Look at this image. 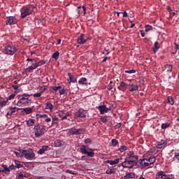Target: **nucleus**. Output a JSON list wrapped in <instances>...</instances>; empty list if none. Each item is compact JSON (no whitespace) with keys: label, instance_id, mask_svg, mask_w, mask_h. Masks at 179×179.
I'll use <instances>...</instances> for the list:
<instances>
[{"label":"nucleus","instance_id":"nucleus-8","mask_svg":"<svg viewBox=\"0 0 179 179\" xmlns=\"http://www.w3.org/2000/svg\"><path fill=\"white\" fill-rule=\"evenodd\" d=\"M121 164L124 168L127 169H132V167L135 166V164L133 163V161H129V159H127V158L124 159V162H122Z\"/></svg>","mask_w":179,"mask_h":179},{"label":"nucleus","instance_id":"nucleus-59","mask_svg":"<svg viewBox=\"0 0 179 179\" xmlns=\"http://www.w3.org/2000/svg\"><path fill=\"white\" fill-rule=\"evenodd\" d=\"M121 126H122L121 123H117V124L115 125V129H118L121 128Z\"/></svg>","mask_w":179,"mask_h":179},{"label":"nucleus","instance_id":"nucleus-58","mask_svg":"<svg viewBox=\"0 0 179 179\" xmlns=\"http://www.w3.org/2000/svg\"><path fill=\"white\" fill-rule=\"evenodd\" d=\"M23 177H24V175H23V173H22V172H20L19 173V178L18 179H23Z\"/></svg>","mask_w":179,"mask_h":179},{"label":"nucleus","instance_id":"nucleus-10","mask_svg":"<svg viewBox=\"0 0 179 179\" xmlns=\"http://www.w3.org/2000/svg\"><path fill=\"white\" fill-rule=\"evenodd\" d=\"M155 179H172L169 177V176L166 175V173L163 171H160L157 173Z\"/></svg>","mask_w":179,"mask_h":179},{"label":"nucleus","instance_id":"nucleus-11","mask_svg":"<svg viewBox=\"0 0 179 179\" xmlns=\"http://www.w3.org/2000/svg\"><path fill=\"white\" fill-rule=\"evenodd\" d=\"M98 110H99L101 114H106V113H108L111 110V106L107 108L106 105L99 106H98Z\"/></svg>","mask_w":179,"mask_h":179},{"label":"nucleus","instance_id":"nucleus-27","mask_svg":"<svg viewBox=\"0 0 179 179\" xmlns=\"http://www.w3.org/2000/svg\"><path fill=\"white\" fill-rule=\"evenodd\" d=\"M48 145H44L38 151V155H43L47 150H48Z\"/></svg>","mask_w":179,"mask_h":179},{"label":"nucleus","instance_id":"nucleus-63","mask_svg":"<svg viewBox=\"0 0 179 179\" xmlns=\"http://www.w3.org/2000/svg\"><path fill=\"white\" fill-rule=\"evenodd\" d=\"M175 157H176V159H177V160H179V153L178 152L175 153Z\"/></svg>","mask_w":179,"mask_h":179},{"label":"nucleus","instance_id":"nucleus-60","mask_svg":"<svg viewBox=\"0 0 179 179\" xmlns=\"http://www.w3.org/2000/svg\"><path fill=\"white\" fill-rule=\"evenodd\" d=\"M9 170H15V169H16V166H15V165H10L8 167Z\"/></svg>","mask_w":179,"mask_h":179},{"label":"nucleus","instance_id":"nucleus-55","mask_svg":"<svg viewBox=\"0 0 179 179\" xmlns=\"http://www.w3.org/2000/svg\"><path fill=\"white\" fill-rule=\"evenodd\" d=\"M33 96H34V97L38 98V97H41V92H37V93L34 94Z\"/></svg>","mask_w":179,"mask_h":179},{"label":"nucleus","instance_id":"nucleus-44","mask_svg":"<svg viewBox=\"0 0 179 179\" xmlns=\"http://www.w3.org/2000/svg\"><path fill=\"white\" fill-rule=\"evenodd\" d=\"M111 143H112V146L115 147L116 145H118V141L117 139L113 138L111 140Z\"/></svg>","mask_w":179,"mask_h":179},{"label":"nucleus","instance_id":"nucleus-7","mask_svg":"<svg viewBox=\"0 0 179 179\" xmlns=\"http://www.w3.org/2000/svg\"><path fill=\"white\" fill-rule=\"evenodd\" d=\"M86 132V129H76L75 127L69 129V133L70 135H81L82 134H85Z\"/></svg>","mask_w":179,"mask_h":179},{"label":"nucleus","instance_id":"nucleus-16","mask_svg":"<svg viewBox=\"0 0 179 179\" xmlns=\"http://www.w3.org/2000/svg\"><path fill=\"white\" fill-rule=\"evenodd\" d=\"M36 68H38V67H37L36 63H34L29 67L25 69L24 72L26 73H29L31 72V71H34V69H36Z\"/></svg>","mask_w":179,"mask_h":179},{"label":"nucleus","instance_id":"nucleus-21","mask_svg":"<svg viewBox=\"0 0 179 179\" xmlns=\"http://www.w3.org/2000/svg\"><path fill=\"white\" fill-rule=\"evenodd\" d=\"M145 162L148 163V166H152L156 162V157H151L149 159L145 158Z\"/></svg>","mask_w":179,"mask_h":179},{"label":"nucleus","instance_id":"nucleus-4","mask_svg":"<svg viewBox=\"0 0 179 179\" xmlns=\"http://www.w3.org/2000/svg\"><path fill=\"white\" fill-rule=\"evenodd\" d=\"M4 52L7 55H13L15 52H17V48L13 45H8L5 47Z\"/></svg>","mask_w":179,"mask_h":179},{"label":"nucleus","instance_id":"nucleus-48","mask_svg":"<svg viewBox=\"0 0 179 179\" xmlns=\"http://www.w3.org/2000/svg\"><path fill=\"white\" fill-rule=\"evenodd\" d=\"M106 173V174H113V173H115V169H108Z\"/></svg>","mask_w":179,"mask_h":179},{"label":"nucleus","instance_id":"nucleus-14","mask_svg":"<svg viewBox=\"0 0 179 179\" xmlns=\"http://www.w3.org/2000/svg\"><path fill=\"white\" fill-rule=\"evenodd\" d=\"M127 88L128 85H127V83H125V82L124 81H122L120 85L117 87V89H119V90H121L122 92H125V90H127Z\"/></svg>","mask_w":179,"mask_h":179},{"label":"nucleus","instance_id":"nucleus-33","mask_svg":"<svg viewBox=\"0 0 179 179\" xmlns=\"http://www.w3.org/2000/svg\"><path fill=\"white\" fill-rule=\"evenodd\" d=\"M22 111L27 114H31L33 113V108H25L22 109Z\"/></svg>","mask_w":179,"mask_h":179},{"label":"nucleus","instance_id":"nucleus-51","mask_svg":"<svg viewBox=\"0 0 179 179\" xmlns=\"http://www.w3.org/2000/svg\"><path fill=\"white\" fill-rule=\"evenodd\" d=\"M101 121L103 122V124H106V122H107V117L106 116L101 117Z\"/></svg>","mask_w":179,"mask_h":179},{"label":"nucleus","instance_id":"nucleus-41","mask_svg":"<svg viewBox=\"0 0 179 179\" xmlns=\"http://www.w3.org/2000/svg\"><path fill=\"white\" fill-rule=\"evenodd\" d=\"M52 58H54L56 61L59 58V52L57 51L52 55Z\"/></svg>","mask_w":179,"mask_h":179},{"label":"nucleus","instance_id":"nucleus-39","mask_svg":"<svg viewBox=\"0 0 179 179\" xmlns=\"http://www.w3.org/2000/svg\"><path fill=\"white\" fill-rule=\"evenodd\" d=\"M135 177V175L132 173H129L126 174V176H124V179H129V178H134Z\"/></svg>","mask_w":179,"mask_h":179},{"label":"nucleus","instance_id":"nucleus-26","mask_svg":"<svg viewBox=\"0 0 179 179\" xmlns=\"http://www.w3.org/2000/svg\"><path fill=\"white\" fill-rule=\"evenodd\" d=\"M120 160H122V158L116 159L115 160H108L107 163H109V164H110V166H114V164H118V163H120Z\"/></svg>","mask_w":179,"mask_h":179},{"label":"nucleus","instance_id":"nucleus-24","mask_svg":"<svg viewBox=\"0 0 179 179\" xmlns=\"http://www.w3.org/2000/svg\"><path fill=\"white\" fill-rule=\"evenodd\" d=\"M1 167L3 168V169H0V173H10V170L9 169V168H8L6 164H2Z\"/></svg>","mask_w":179,"mask_h":179},{"label":"nucleus","instance_id":"nucleus-6","mask_svg":"<svg viewBox=\"0 0 179 179\" xmlns=\"http://www.w3.org/2000/svg\"><path fill=\"white\" fill-rule=\"evenodd\" d=\"M125 159L129 160L130 162H133L134 164H136V162H138V156L135 155V152H134V151H129L127 153Z\"/></svg>","mask_w":179,"mask_h":179},{"label":"nucleus","instance_id":"nucleus-23","mask_svg":"<svg viewBox=\"0 0 179 179\" xmlns=\"http://www.w3.org/2000/svg\"><path fill=\"white\" fill-rule=\"evenodd\" d=\"M139 89V87L138 85H134V84H130L129 85V92H135Z\"/></svg>","mask_w":179,"mask_h":179},{"label":"nucleus","instance_id":"nucleus-12","mask_svg":"<svg viewBox=\"0 0 179 179\" xmlns=\"http://www.w3.org/2000/svg\"><path fill=\"white\" fill-rule=\"evenodd\" d=\"M16 18L13 16L7 17L6 24H16Z\"/></svg>","mask_w":179,"mask_h":179},{"label":"nucleus","instance_id":"nucleus-18","mask_svg":"<svg viewBox=\"0 0 179 179\" xmlns=\"http://www.w3.org/2000/svg\"><path fill=\"white\" fill-rule=\"evenodd\" d=\"M9 111L7 113V115H13L15 113H17V111H19V108L17 107H13L9 108Z\"/></svg>","mask_w":179,"mask_h":179},{"label":"nucleus","instance_id":"nucleus-20","mask_svg":"<svg viewBox=\"0 0 179 179\" xmlns=\"http://www.w3.org/2000/svg\"><path fill=\"white\" fill-rule=\"evenodd\" d=\"M58 115L60 118H62V120H66V118L70 116L69 113H65L62 111H59L58 113Z\"/></svg>","mask_w":179,"mask_h":179},{"label":"nucleus","instance_id":"nucleus-56","mask_svg":"<svg viewBox=\"0 0 179 179\" xmlns=\"http://www.w3.org/2000/svg\"><path fill=\"white\" fill-rule=\"evenodd\" d=\"M66 91L65 90V89H62V90H59V93L60 95L64 94Z\"/></svg>","mask_w":179,"mask_h":179},{"label":"nucleus","instance_id":"nucleus-9","mask_svg":"<svg viewBox=\"0 0 179 179\" xmlns=\"http://www.w3.org/2000/svg\"><path fill=\"white\" fill-rule=\"evenodd\" d=\"M136 164L138 166L141 167V169H145V167H148L149 166V163L146 162V159H138L136 162Z\"/></svg>","mask_w":179,"mask_h":179},{"label":"nucleus","instance_id":"nucleus-2","mask_svg":"<svg viewBox=\"0 0 179 179\" xmlns=\"http://www.w3.org/2000/svg\"><path fill=\"white\" fill-rule=\"evenodd\" d=\"M30 94H24L20 96V100L17 103L18 107H22V106H30L31 104V99H30Z\"/></svg>","mask_w":179,"mask_h":179},{"label":"nucleus","instance_id":"nucleus-17","mask_svg":"<svg viewBox=\"0 0 179 179\" xmlns=\"http://www.w3.org/2000/svg\"><path fill=\"white\" fill-rule=\"evenodd\" d=\"M85 34H81L80 36L78 38L77 43L78 44H85L87 40L83 37Z\"/></svg>","mask_w":179,"mask_h":179},{"label":"nucleus","instance_id":"nucleus-1","mask_svg":"<svg viewBox=\"0 0 179 179\" xmlns=\"http://www.w3.org/2000/svg\"><path fill=\"white\" fill-rule=\"evenodd\" d=\"M34 12V6L31 4L23 6L20 9L21 19H25L27 16H30V15L33 14Z\"/></svg>","mask_w":179,"mask_h":179},{"label":"nucleus","instance_id":"nucleus-13","mask_svg":"<svg viewBox=\"0 0 179 179\" xmlns=\"http://www.w3.org/2000/svg\"><path fill=\"white\" fill-rule=\"evenodd\" d=\"M166 146H167V141L162 140L157 143V149H164Z\"/></svg>","mask_w":179,"mask_h":179},{"label":"nucleus","instance_id":"nucleus-46","mask_svg":"<svg viewBox=\"0 0 179 179\" xmlns=\"http://www.w3.org/2000/svg\"><path fill=\"white\" fill-rule=\"evenodd\" d=\"M66 173H68L69 174H72L73 176H76L78 174V172L76 171H71V170H69V169H67L66 171Z\"/></svg>","mask_w":179,"mask_h":179},{"label":"nucleus","instance_id":"nucleus-25","mask_svg":"<svg viewBox=\"0 0 179 179\" xmlns=\"http://www.w3.org/2000/svg\"><path fill=\"white\" fill-rule=\"evenodd\" d=\"M53 109L54 105H52V103H51L50 102H47L45 104V110H50V111H52Z\"/></svg>","mask_w":179,"mask_h":179},{"label":"nucleus","instance_id":"nucleus-34","mask_svg":"<svg viewBox=\"0 0 179 179\" xmlns=\"http://www.w3.org/2000/svg\"><path fill=\"white\" fill-rule=\"evenodd\" d=\"M35 122H36V120L34 119H29L27 122V125H28V127H33Z\"/></svg>","mask_w":179,"mask_h":179},{"label":"nucleus","instance_id":"nucleus-62","mask_svg":"<svg viewBox=\"0 0 179 179\" xmlns=\"http://www.w3.org/2000/svg\"><path fill=\"white\" fill-rule=\"evenodd\" d=\"M174 45H175V48H176V51H177L178 50H179V45L177 44V43H174Z\"/></svg>","mask_w":179,"mask_h":179},{"label":"nucleus","instance_id":"nucleus-52","mask_svg":"<svg viewBox=\"0 0 179 179\" xmlns=\"http://www.w3.org/2000/svg\"><path fill=\"white\" fill-rule=\"evenodd\" d=\"M15 97H16V94H11L9 96L8 100H13V99H15Z\"/></svg>","mask_w":179,"mask_h":179},{"label":"nucleus","instance_id":"nucleus-35","mask_svg":"<svg viewBox=\"0 0 179 179\" xmlns=\"http://www.w3.org/2000/svg\"><path fill=\"white\" fill-rule=\"evenodd\" d=\"M68 76L69 77L70 82H72L73 83H75V82H76V78H75V76H72L71 73H68Z\"/></svg>","mask_w":179,"mask_h":179},{"label":"nucleus","instance_id":"nucleus-3","mask_svg":"<svg viewBox=\"0 0 179 179\" xmlns=\"http://www.w3.org/2000/svg\"><path fill=\"white\" fill-rule=\"evenodd\" d=\"M22 156H24L25 159H27V160H33V159L36 157V155L31 148L22 150Z\"/></svg>","mask_w":179,"mask_h":179},{"label":"nucleus","instance_id":"nucleus-15","mask_svg":"<svg viewBox=\"0 0 179 179\" xmlns=\"http://www.w3.org/2000/svg\"><path fill=\"white\" fill-rule=\"evenodd\" d=\"M76 117H78L80 118H85L86 115H85V110L83 109H79L78 112L75 114Z\"/></svg>","mask_w":179,"mask_h":179},{"label":"nucleus","instance_id":"nucleus-31","mask_svg":"<svg viewBox=\"0 0 179 179\" xmlns=\"http://www.w3.org/2000/svg\"><path fill=\"white\" fill-rule=\"evenodd\" d=\"M87 81V78H82L79 80L78 83L80 85H85V86H87V83H86Z\"/></svg>","mask_w":179,"mask_h":179},{"label":"nucleus","instance_id":"nucleus-47","mask_svg":"<svg viewBox=\"0 0 179 179\" xmlns=\"http://www.w3.org/2000/svg\"><path fill=\"white\" fill-rule=\"evenodd\" d=\"M62 86H54L52 87V90H54L55 93H57V92H58V90H59V89H62Z\"/></svg>","mask_w":179,"mask_h":179},{"label":"nucleus","instance_id":"nucleus-36","mask_svg":"<svg viewBox=\"0 0 179 179\" xmlns=\"http://www.w3.org/2000/svg\"><path fill=\"white\" fill-rule=\"evenodd\" d=\"M159 48H160V46H159V42H155L154 44L153 52H157V51H159Z\"/></svg>","mask_w":179,"mask_h":179},{"label":"nucleus","instance_id":"nucleus-45","mask_svg":"<svg viewBox=\"0 0 179 179\" xmlns=\"http://www.w3.org/2000/svg\"><path fill=\"white\" fill-rule=\"evenodd\" d=\"M128 148L126 145H122L120 148L119 149L120 153H123V152H125Z\"/></svg>","mask_w":179,"mask_h":179},{"label":"nucleus","instance_id":"nucleus-64","mask_svg":"<svg viewBox=\"0 0 179 179\" xmlns=\"http://www.w3.org/2000/svg\"><path fill=\"white\" fill-rule=\"evenodd\" d=\"M141 36H143V37H145V31H143V30H141Z\"/></svg>","mask_w":179,"mask_h":179},{"label":"nucleus","instance_id":"nucleus-49","mask_svg":"<svg viewBox=\"0 0 179 179\" xmlns=\"http://www.w3.org/2000/svg\"><path fill=\"white\" fill-rule=\"evenodd\" d=\"M27 61H28V64L27 65H31L32 64H34L33 62H36V60H34V59H30V58H28L27 59Z\"/></svg>","mask_w":179,"mask_h":179},{"label":"nucleus","instance_id":"nucleus-61","mask_svg":"<svg viewBox=\"0 0 179 179\" xmlns=\"http://www.w3.org/2000/svg\"><path fill=\"white\" fill-rule=\"evenodd\" d=\"M90 142H92V139L90 138H87L85 140V143H90Z\"/></svg>","mask_w":179,"mask_h":179},{"label":"nucleus","instance_id":"nucleus-40","mask_svg":"<svg viewBox=\"0 0 179 179\" xmlns=\"http://www.w3.org/2000/svg\"><path fill=\"white\" fill-rule=\"evenodd\" d=\"M8 99L0 101V107H5L8 104Z\"/></svg>","mask_w":179,"mask_h":179},{"label":"nucleus","instance_id":"nucleus-50","mask_svg":"<svg viewBox=\"0 0 179 179\" xmlns=\"http://www.w3.org/2000/svg\"><path fill=\"white\" fill-rule=\"evenodd\" d=\"M150 30H153V27L152 25H146L145 31H150Z\"/></svg>","mask_w":179,"mask_h":179},{"label":"nucleus","instance_id":"nucleus-38","mask_svg":"<svg viewBox=\"0 0 179 179\" xmlns=\"http://www.w3.org/2000/svg\"><path fill=\"white\" fill-rule=\"evenodd\" d=\"M167 103H168V104L173 106L174 104V99H173V97H171V96H168Z\"/></svg>","mask_w":179,"mask_h":179},{"label":"nucleus","instance_id":"nucleus-53","mask_svg":"<svg viewBox=\"0 0 179 179\" xmlns=\"http://www.w3.org/2000/svg\"><path fill=\"white\" fill-rule=\"evenodd\" d=\"M136 72L135 69L125 71V73H135Z\"/></svg>","mask_w":179,"mask_h":179},{"label":"nucleus","instance_id":"nucleus-57","mask_svg":"<svg viewBox=\"0 0 179 179\" xmlns=\"http://www.w3.org/2000/svg\"><path fill=\"white\" fill-rule=\"evenodd\" d=\"M15 154L16 155V156L17 157H22V156H23V154L21 152V153H19L17 152H15Z\"/></svg>","mask_w":179,"mask_h":179},{"label":"nucleus","instance_id":"nucleus-32","mask_svg":"<svg viewBox=\"0 0 179 179\" xmlns=\"http://www.w3.org/2000/svg\"><path fill=\"white\" fill-rule=\"evenodd\" d=\"M164 68L166 69L167 72H172L173 71V65L172 64H166L164 66Z\"/></svg>","mask_w":179,"mask_h":179},{"label":"nucleus","instance_id":"nucleus-19","mask_svg":"<svg viewBox=\"0 0 179 179\" xmlns=\"http://www.w3.org/2000/svg\"><path fill=\"white\" fill-rule=\"evenodd\" d=\"M38 117L39 118H45V122H51V117H49L47 114H38Z\"/></svg>","mask_w":179,"mask_h":179},{"label":"nucleus","instance_id":"nucleus-30","mask_svg":"<svg viewBox=\"0 0 179 179\" xmlns=\"http://www.w3.org/2000/svg\"><path fill=\"white\" fill-rule=\"evenodd\" d=\"M88 150L90 152L87 151L85 155L89 156V157H94V150H93V149H92V148H90Z\"/></svg>","mask_w":179,"mask_h":179},{"label":"nucleus","instance_id":"nucleus-42","mask_svg":"<svg viewBox=\"0 0 179 179\" xmlns=\"http://www.w3.org/2000/svg\"><path fill=\"white\" fill-rule=\"evenodd\" d=\"M36 66L38 68V66H41V65H44L45 64V61L44 60H40L38 62H35Z\"/></svg>","mask_w":179,"mask_h":179},{"label":"nucleus","instance_id":"nucleus-22","mask_svg":"<svg viewBox=\"0 0 179 179\" xmlns=\"http://www.w3.org/2000/svg\"><path fill=\"white\" fill-rule=\"evenodd\" d=\"M65 145V142L61 140H55V148H61V146H64Z\"/></svg>","mask_w":179,"mask_h":179},{"label":"nucleus","instance_id":"nucleus-37","mask_svg":"<svg viewBox=\"0 0 179 179\" xmlns=\"http://www.w3.org/2000/svg\"><path fill=\"white\" fill-rule=\"evenodd\" d=\"M15 169H22L23 167V164H20V162L17 160H15Z\"/></svg>","mask_w":179,"mask_h":179},{"label":"nucleus","instance_id":"nucleus-5","mask_svg":"<svg viewBox=\"0 0 179 179\" xmlns=\"http://www.w3.org/2000/svg\"><path fill=\"white\" fill-rule=\"evenodd\" d=\"M34 131H35V137L40 138V136H43V134H45V128L41 127L40 125H36L34 127Z\"/></svg>","mask_w":179,"mask_h":179},{"label":"nucleus","instance_id":"nucleus-28","mask_svg":"<svg viewBox=\"0 0 179 179\" xmlns=\"http://www.w3.org/2000/svg\"><path fill=\"white\" fill-rule=\"evenodd\" d=\"M90 148L86 145H82L81 148H80V150L83 155H86L87 150H89Z\"/></svg>","mask_w":179,"mask_h":179},{"label":"nucleus","instance_id":"nucleus-43","mask_svg":"<svg viewBox=\"0 0 179 179\" xmlns=\"http://www.w3.org/2000/svg\"><path fill=\"white\" fill-rule=\"evenodd\" d=\"M170 127V123L166 122V123H163L161 126L162 129H166V128H169Z\"/></svg>","mask_w":179,"mask_h":179},{"label":"nucleus","instance_id":"nucleus-29","mask_svg":"<svg viewBox=\"0 0 179 179\" xmlns=\"http://www.w3.org/2000/svg\"><path fill=\"white\" fill-rule=\"evenodd\" d=\"M47 89H48V86H47V85L38 87L39 93L41 94H43V93H44V92H45V90H47Z\"/></svg>","mask_w":179,"mask_h":179},{"label":"nucleus","instance_id":"nucleus-54","mask_svg":"<svg viewBox=\"0 0 179 179\" xmlns=\"http://www.w3.org/2000/svg\"><path fill=\"white\" fill-rule=\"evenodd\" d=\"M52 124H55V121H58V117H57L56 115H53L52 117Z\"/></svg>","mask_w":179,"mask_h":179}]
</instances>
